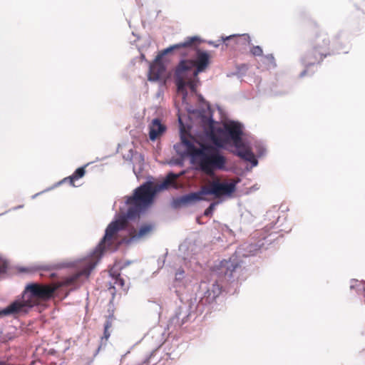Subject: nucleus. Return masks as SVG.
<instances>
[{
  "mask_svg": "<svg viewBox=\"0 0 365 365\" xmlns=\"http://www.w3.org/2000/svg\"><path fill=\"white\" fill-rule=\"evenodd\" d=\"M96 265V262H93L91 259H86L82 262L81 270L66 277L60 284L31 283L27 284L24 291L22 299L13 302L4 309L1 314L10 315L28 312L29 309L38 305L41 301H46L52 298L55 292L60 287L75 284L83 276L88 277Z\"/></svg>",
  "mask_w": 365,
  "mask_h": 365,
  "instance_id": "1",
  "label": "nucleus"
},
{
  "mask_svg": "<svg viewBox=\"0 0 365 365\" xmlns=\"http://www.w3.org/2000/svg\"><path fill=\"white\" fill-rule=\"evenodd\" d=\"M127 215L120 216L115 220L111 222L106 229L105 235L97 247V251L103 254L106 251L113 252L116 250L122 243H128L133 240H139L150 233L153 227L150 225H143L137 232L135 228L128 230V237L123 236L120 232L124 231L128 225Z\"/></svg>",
  "mask_w": 365,
  "mask_h": 365,
  "instance_id": "2",
  "label": "nucleus"
},
{
  "mask_svg": "<svg viewBox=\"0 0 365 365\" xmlns=\"http://www.w3.org/2000/svg\"><path fill=\"white\" fill-rule=\"evenodd\" d=\"M180 175L169 173L164 180L160 183L154 184L152 182H146L136 188L133 195L128 197L126 203L129 205L127 216L130 219L135 218L140 212L153 202L155 195L169 187L177 188L176 180Z\"/></svg>",
  "mask_w": 365,
  "mask_h": 365,
  "instance_id": "3",
  "label": "nucleus"
},
{
  "mask_svg": "<svg viewBox=\"0 0 365 365\" xmlns=\"http://www.w3.org/2000/svg\"><path fill=\"white\" fill-rule=\"evenodd\" d=\"M182 143L192 161L205 174L212 176L215 170H225L227 159L217 148L205 144H200V147H197L186 139H182Z\"/></svg>",
  "mask_w": 365,
  "mask_h": 365,
  "instance_id": "4",
  "label": "nucleus"
},
{
  "mask_svg": "<svg viewBox=\"0 0 365 365\" xmlns=\"http://www.w3.org/2000/svg\"><path fill=\"white\" fill-rule=\"evenodd\" d=\"M202 42L198 36H190L185 38L184 42L175 44L164 49L161 55L158 56V59L174 50H182L181 54L185 56L190 51H195V53L192 58L185 59L184 61L190 63L189 65L194 68V76H197L200 73L204 72L209 67L210 63V55L208 52L202 51L197 47Z\"/></svg>",
  "mask_w": 365,
  "mask_h": 365,
  "instance_id": "5",
  "label": "nucleus"
},
{
  "mask_svg": "<svg viewBox=\"0 0 365 365\" xmlns=\"http://www.w3.org/2000/svg\"><path fill=\"white\" fill-rule=\"evenodd\" d=\"M237 181L234 180H222L216 177L203 186L200 192H191L178 199L180 205H185L202 200L201 195H213L215 198L230 197L236 190Z\"/></svg>",
  "mask_w": 365,
  "mask_h": 365,
  "instance_id": "6",
  "label": "nucleus"
},
{
  "mask_svg": "<svg viewBox=\"0 0 365 365\" xmlns=\"http://www.w3.org/2000/svg\"><path fill=\"white\" fill-rule=\"evenodd\" d=\"M330 41L328 34L317 28L313 30L312 48L304 56L302 61L309 65L320 63L330 55Z\"/></svg>",
  "mask_w": 365,
  "mask_h": 365,
  "instance_id": "7",
  "label": "nucleus"
},
{
  "mask_svg": "<svg viewBox=\"0 0 365 365\" xmlns=\"http://www.w3.org/2000/svg\"><path fill=\"white\" fill-rule=\"evenodd\" d=\"M189 65H190V63L182 60L175 71V80L178 91L185 96L187 95L186 86H188L192 92L195 93L200 82L198 76H194V68Z\"/></svg>",
  "mask_w": 365,
  "mask_h": 365,
  "instance_id": "8",
  "label": "nucleus"
},
{
  "mask_svg": "<svg viewBox=\"0 0 365 365\" xmlns=\"http://www.w3.org/2000/svg\"><path fill=\"white\" fill-rule=\"evenodd\" d=\"M241 267L240 262L236 256H232L229 259H223L216 266L219 272L226 277H232L237 269Z\"/></svg>",
  "mask_w": 365,
  "mask_h": 365,
  "instance_id": "9",
  "label": "nucleus"
},
{
  "mask_svg": "<svg viewBox=\"0 0 365 365\" xmlns=\"http://www.w3.org/2000/svg\"><path fill=\"white\" fill-rule=\"evenodd\" d=\"M226 46H230L234 49H240L243 46L250 45V37L248 34L230 35L226 37H222Z\"/></svg>",
  "mask_w": 365,
  "mask_h": 365,
  "instance_id": "10",
  "label": "nucleus"
},
{
  "mask_svg": "<svg viewBox=\"0 0 365 365\" xmlns=\"http://www.w3.org/2000/svg\"><path fill=\"white\" fill-rule=\"evenodd\" d=\"M225 130L230 139L233 141L235 146L237 148H240L242 145V130L241 125L239 123H232L225 126Z\"/></svg>",
  "mask_w": 365,
  "mask_h": 365,
  "instance_id": "11",
  "label": "nucleus"
},
{
  "mask_svg": "<svg viewBox=\"0 0 365 365\" xmlns=\"http://www.w3.org/2000/svg\"><path fill=\"white\" fill-rule=\"evenodd\" d=\"M166 131V126L158 118L153 119L149 125V138L152 141L162 136Z\"/></svg>",
  "mask_w": 365,
  "mask_h": 365,
  "instance_id": "12",
  "label": "nucleus"
},
{
  "mask_svg": "<svg viewBox=\"0 0 365 365\" xmlns=\"http://www.w3.org/2000/svg\"><path fill=\"white\" fill-rule=\"evenodd\" d=\"M165 71L164 65L156 61L150 66L148 79L150 81H158L160 78Z\"/></svg>",
  "mask_w": 365,
  "mask_h": 365,
  "instance_id": "13",
  "label": "nucleus"
},
{
  "mask_svg": "<svg viewBox=\"0 0 365 365\" xmlns=\"http://www.w3.org/2000/svg\"><path fill=\"white\" fill-rule=\"evenodd\" d=\"M238 150L237 152V155L240 157L242 159L250 162L254 166L257 165V160L255 158V155L252 152L244 147L243 144L240 148H237Z\"/></svg>",
  "mask_w": 365,
  "mask_h": 365,
  "instance_id": "14",
  "label": "nucleus"
},
{
  "mask_svg": "<svg viewBox=\"0 0 365 365\" xmlns=\"http://www.w3.org/2000/svg\"><path fill=\"white\" fill-rule=\"evenodd\" d=\"M221 289L222 287L217 282H215L212 284L210 289H208L206 291L205 297H206L209 301H213L221 293Z\"/></svg>",
  "mask_w": 365,
  "mask_h": 365,
  "instance_id": "15",
  "label": "nucleus"
},
{
  "mask_svg": "<svg viewBox=\"0 0 365 365\" xmlns=\"http://www.w3.org/2000/svg\"><path fill=\"white\" fill-rule=\"evenodd\" d=\"M86 173L85 167H81L76 170V171L71 176L66 178L63 182H68L71 185L75 186L74 181L82 178Z\"/></svg>",
  "mask_w": 365,
  "mask_h": 365,
  "instance_id": "16",
  "label": "nucleus"
},
{
  "mask_svg": "<svg viewBox=\"0 0 365 365\" xmlns=\"http://www.w3.org/2000/svg\"><path fill=\"white\" fill-rule=\"evenodd\" d=\"M112 323L110 321L107 320L104 324V332L103 336H102V339L108 340L110 337L109 329L111 327Z\"/></svg>",
  "mask_w": 365,
  "mask_h": 365,
  "instance_id": "17",
  "label": "nucleus"
},
{
  "mask_svg": "<svg viewBox=\"0 0 365 365\" xmlns=\"http://www.w3.org/2000/svg\"><path fill=\"white\" fill-rule=\"evenodd\" d=\"M217 204V202H212L210 206L205 210L204 215L206 217H211Z\"/></svg>",
  "mask_w": 365,
  "mask_h": 365,
  "instance_id": "18",
  "label": "nucleus"
},
{
  "mask_svg": "<svg viewBox=\"0 0 365 365\" xmlns=\"http://www.w3.org/2000/svg\"><path fill=\"white\" fill-rule=\"evenodd\" d=\"M250 53L255 56H261L263 54V51L260 46H253L250 49Z\"/></svg>",
  "mask_w": 365,
  "mask_h": 365,
  "instance_id": "19",
  "label": "nucleus"
},
{
  "mask_svg": "<svg viewBox=\"0 0 365 365\" xmlns=\"http://www.w3.org/2000/svg\"><path fill=\"white\" fill-rule=\"evenodd\" d=\"M7 268V264L6 262L0 259V274L6 272Z\"/></svg>",
  "mask_w": 365,
  "mask_h": 365,
  "instance_id": "20",
  "label": "nucleus"
},
{
  "mask_svg": "<svg viewBox=\"0 0 365 365\" xmlns=\"http://www.w3.org/2000/svg\"><path fill=\"white\" fill-rule=\"evenodd\" d=\"M211 138L215 145L219 147L222 146L221 140L215 135H212Z\"/></svg>",
  "mask_w": 365,
  "mask_h": 365,
  "instance_id": "21",
  "label": "nucleus"
},
{
  "mask_svg": "<svg viewBox=\"0 0 365 365\" xmlns=\"http://www.w3.org/2000/svg\"><path fill=\"white\" fill-rule=\"evenodd\" d=\"M39 268H35V269H30V268H21L20 269V271L21 272H31V271H34V270H36V269H38Z\"/></svg>",
  "mask_w": 365,
  "mask_h": 365,
  "instance_id": "22",
  "label": "nucleus"
},
{
  "mask_svg": "<svg viewBox=\"0 0 365 365\" xmlns=\"http://www.w3.org/2000/svg\"><path fill=\"white\" fill-rule=\"evenodd\" d=\"M266 58L270 61L271 62H274V58L272 54H269L266 56Z\"/></svg>",
  "mask_w": 365,
  "mask_h": 365,
  "instance_id": "23",
  "label": "nucleus"
},
{
  "mask_svg": "<svg viewBox=\"0 0 365 365\" xmlns=\"http://www.w3.org/2000/svg\"><path fill=\"white\" fill-rule=\"evenodd\" d=\"M184 274V270L182 269H179L178 271V272L176 273V275H178V274Z\"/></svg>",
  "mask_w": 365,
  "mask_h": 365,
  "instance_id": "24",
  "label": "nucleus"
},
{
  "mask_svg": "<svg viewBox=\"0 0 365 365\" xmlns=\"http://www.w3.org/2000/svg\"><path fill=\"white\" fill-rule=\"evenodd\" d=\"M306 73H307V71H302V72L300 73V77H303V76H304L306 75Z\"/></svg>",
  "mask_w": 365,
  "mask_h": 365,
  "instance_id": "25",
  "label": "nucleus"
},
{
  "mask_svg": "<svg viewBox=\"0 0 365 365\" xmlns=\"http://www.w3.org/2000/svg\"><path fill=\"white\" fill-rule=\"evenodd\" d=\"M120 284L121 286L123 285V279H120Z\"/></svg>",
  "mask_w": 365,
  "mask_h": 365,
  "instance_id": "26",
  "label": "nucleus"
}]
</instances>
